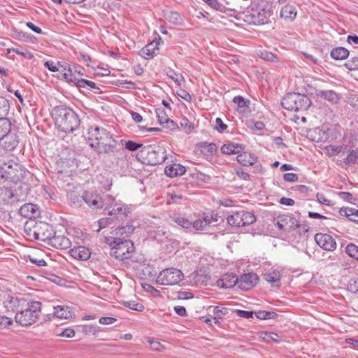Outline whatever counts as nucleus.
I'll return each instance as SVG.
<instances>
[{"label": "nucleus", "instance_id": "obj_1", "mask_svg": "<svg viewBox=\"0 0 358 358\" xmlns=\"http://www.w3.org/2000/svg\"><path fill=\"white\" fill-rule=\"evenodd\" d=\"M87 140L90 146L98 154H109L115 151L119 152L121 150L117 148V142L113 134L103 127L96 126L89 128Z\"/></svg>", "mask_w": 358, "mask_h": 358}, {"label": "nucleus", "instance_id": "obj_2", "mask_svg": "<svg viewBox=\"0 0 358 358\" xmlns=\"http://www.w3.org/2000/svg\"><path fill=\"white\" fill-rule=\"evenodd\" d=\"M243 15V20L248 24H265L269 22L273 9L270 3L262 1L248 7Z\"/></svg>", "mask_w": 358, "mask_h": 358}, {"label": "nucleus", "instance_id": "obj_3", "mask_svg": "<svg viewBox=\"0 0 358 358\" xmlns=\"http://www.w3.org/2000/svg\"><path fill=\"white\" fill-rule=\"evenodd\" d=\"M105 242L111 246L110 255L117 260L123 261L131 259L135 252L134 243L129 239L106 236Z\"/></svg>", "mask_w": 358, "mask_h": 358}, {"label": "nucleus", "instance_id": "obj_4", "mask_svg": "<svg viewBox=\"0 0 358 358\" xmlns=\"http://www.w3.org/2000/svg\"><path fill=\"white\" fill-rule=\"evenodd\" d=\"M137 158L143 164L155 166L163 163L167 158L166 150L159 145H148L139 150Z\"/></svg>", "mask_w": 358, "mask_h": 358}, {"label": "nucleus", "instance_id": "obj_5", "mask_svg": "<svg viewBox=\"0 0 358 358\" xmlns=\"http://www.w3.org/2000/svg\"><path fill=\"white\" fill-rule=\"evenodd\" d=\"M26 234L31 238H34L43 242L48 243L54 231L52 226L44 222L30 220L24 226Z\"/></svg>", "mask_w": 358, "mask_h": 358}, {"label": "nucleus", "instance_id": "obj_6", "mask_svg": "<svg viewBox=\"0 0 358 358\" xmlns=\"http://www.w3.org/2000/svg\"><path fill=\"white\" fill-rule=\"evenodd\" d=\"M27 308H22L15 313V319L17 323L22 326L31 325L38 317V312L41 310V303L39 301H27Z\"/></svg>", "mask_w": 358, "mask_h": 358}, {"label": "nucleus", "instance_id": "obj_7", "mask_svg": "<svg viewBox=\"0 0 358 358\" xmlns=\"http://www.w3.org/2000/svg\"><path fill=\"white\" fill-rule=\"evenodd\" d=\"M25 171L22 166L12 161L3 164L0 168V176L5 180L17 183L24 178Z\"/></svg>", "mask_w": 358, "mask_h": 358}, {"label": "nucleus", "instance_id": "obj_8", "mask_svg": "<svg viewBox=\"0 0 358 358\" xmlns=\"http://www.w3.org/2000/svg\"><path fill=\"white\" fill-rule=\"evenodd\" d=\"M227 222L232 227H245L256 222V216L251 212L241 210L232 212L227 218Z\"/></svg>", "mask_w": 358, "mask_h": 358}, {"label": "nucleus", "instance_id": "obj_9", "mask_svg": "<svg viewBox=\"0 0 358 358\" xmlns=\"http://www.w3.org/2000/svg\"><path fill=\"white\" fill-rule=\"evenodd\" d=\"M58 136L64 139L67 129V109L64 106L55 107L52 112Z\"/></svg>", "mask_w": 358, "mask_h": 358}, {"label": "nucleus", "instance_id": "obj_10", "mask_svg": "<svg viewBox=\"0 0 358 358\" xmlns=\"http://www.w3.org/2000/svg\"><path fill=\"white\" fill-rule=\"evenodd\" d=\"M184 275L181 271L175 268L163 270L158 275L156 282L162 285H174L183 279Z\"/></svg>", "mask_w": 358, "mask_h": 358}, {"label": "nucleus", "instance_id": "obj_11", "mask_svg": "<svg viewBox=\"0 0 358 358\" xmlns=\"http://www.w3.org/2000/svg\"><path fill=\"white\" fill-rule=\"evenodd\" d=\"M104 212L114 218L117 217L118 215H127V213L129 212V208L121 201H116L111 195H107Z\"/></svg>", "mask_w": 358, "mask_h": 358}, {"label": "nucleus", "instance_id": "obj_12", "mask_svg": "<svg viewBox=\"0 0 358 358\" xmlns=\"http://www.w3.org/2000/svg\"><path fill=\"white\" fill-rule=\"evenodd\" d=\"M54 178L57 185L66 189L67 187V163L66 159H59L55 162Z\"/></svg>", "mask_w": 358, "mask_h": 358}, {"label": "nucleus", "instance_id": "obj_13", "mask_svg": "<svg viewBox=\"0 0 358 358\" xmlns=\"http://www.w3.org/2000/svg\"><path fill=\"white\" fill-rule=\"evenodd\" d=\"M274 224L279 230L284 231H289L292 229L300 227L299 221L296 218L287 215L278 216L274 220Z\"/></svg>", "mask_w": 358, "mask_h": 358}, {"label": "nucleus", "instance_id": "obj_14", "mask_svg": "<svg viewBox=\"0 0 358 358\" xmlns=\"http://www.w3.org/2000/svg\"><path fill=\"white\" fill-rule=\"evenodd\" d=\"M27 300L22 296H8L3 301V306L8 311L18 313L22 308H27Z\"/></svg>", "mask_w": 358, "mask_h": 358}, {"label": "nucleus", "instance_id": "obj_15", "mask_svg": "<svg viewBox=\"0 0 358 358\" xmlns=\"http://www.w3.org/2000/svg\"><path fill=\"white\" fill-rule=\"evenodd\" d=\"M314 238L316 243L324 250L333 252L336 248V242L329 234L317 233L315 235Z\"/></svg>", "mask_w": 358, "mask_h": 358}, {"label": "nucleus", "instance_id": "obj_16", "mask_svg": "<svg viewBox=\"0 0 358 358\" xmlns=\"http://www.w3.org/2000/svg\"><path fill=\"white\" fill-rule=\"evenodd\" d=\"M258 280V275L255 273H244L238 277V287L243 290H249L257 285Z\"/></svg>", "mask_w": 358, "mask_h": 358}, {"label": "nucleus", "instance_id": "obj_17", "mask_svg": "<svg viewBox=\"0 0 358 358\" xmlns=\"http://www.w3.org/2000/svg\"><path fill=\"white\" fill-rule=\"evenodd\" d=\"M81 199L92 209H101L103 206V199L96 193L85 192Z\"/></svg>", "mask_w": 358, "mask_h": 358}, {"label": "nucleus", "instance_id": "obj_18", "mask_svg": "<svg viewBox=\"0 0 358 358\" xmlns=\"http://www.w3.org/2000/svg\"><path fill=\"white\" fill-rule=\"evenodd\" d=\"M19 213L24 217L34 220L40 215L39 207L36 204L27 203L19 209Z\"/></svg>", "mask_w": 358, "mask_h": 358}, {"label": "nucleus", "instance_id": "obj_19", "mask_svg": "<svg viewBox=\"0 0 358 358\" xmlns=\"http://www.w3.org/2000/svg\"><path fill=\"white\" fill-rule=\"evenodd\" d=\"M1 147L6 151H13L19 144V138L16 134L8 133L1 139Z\"/></svg>", "mask_w": 358, "mask_h": 358}, {"label": "nucleus", "instance_id": "obj_20", "mask_svg": "<svg viewBox=\"0 0 358 358\" xmlns=\"http://www.w3.org/2000/svg\"><path fill=\"white\" fill-rule=\"evenodd\" d=\"M216 222H217V218H214L212 215L203 213L198 220L192 222V227L196 230H203L211 223Z\"/></svg>", "mask_w": 358, "mask_h": 358}, {"label": "nucleus", "instance_id": "obj_21", "mask_svg": "<svg viewBox=\"0 0 358 358\" xmlns=\"http://www.w3.org/2000/svg\"><path fill=\"white\" fill-rule=\"evenodd\" d=\"M82 245L83 244L77 245V246L75 245L69 251V253L75 259L87 260L90 257L91 252L88 248Z\"/></svg>", "mask_w": 358, "mask_h": 358}, {"label": "nucleus", "instance_id": "obj_22", "mask_svg": "<svg viewBox=\"0 0 358 358\" xmlns=\"http://www.w3.org/2000/svg\"><path fill=\"white\" fill-rule=\"evenodd\" d=\"M238 277L233 273H227L222 276L218 281V286L224 289L232 288L238 285Z\"/></svg>", "mask_w": 358, "mask_h": 358}, {"label": "nucleus", "instance_id": "obj_23", "mask_svg": "<svg viewBox=\"0 0 358 358\" xmlns=\"http://www.w3.org/2000/svg\"><path fill=\"white\" fill-rule=\"evenodd\" d=\"M185 172V167L179 164H170L164 169L165 174L170 178L182 176Z\"/></svg>", "mask_w": 358, "mask_h": 358}, {"label": "nucleus", "instance_id": "obj_24", "mask_svg": "<svg viewBox=\"0 0 358 358\" xmlns=\"http://www.w3.org/2000/svg\"><path fill=\"white\" fill-rule=\"evenodd\" d=\"M71 83L73 87H76L78 88L89 86L92 89H99L95 83L83 78H77L73 77L71 73H69V84Z\"/></svg>", "mask_w": 358, "mask_h": 358}, {"label": "nucleus", "instance_id": "obj_25", "mask_svg": "<svg viewBox=\"0 0 358 358\" xmlns=\"http://www.w3.org/2000/svg\"><path fill=\"white\" fill-rule=\"evenodd\" d=\"M316 94L333 104L338 103L341 99L340 95L334 90H317Z\"/></svg>", "mask_w": 358, "mask_h": 358}, {"label": "nucleus", "instance_id": "obj_26", "mask_svg": "<svg viewBox=\"0 0 358 358\" xmlns=\"http://www.w3.org/2000/svg\"><path fill=\"white\" fill-rule=\"evenodd\" d=\"M48 243L57 249L65 250L67 248V238L64 235L56 234L55 232L52 235Z\"/></svg>", "mask_w": 358, "mask_h": 358}, {"label": "nucleus", "instance_id": "obj_27", "mask_svg": "<svg viewBox=\"0 0 358 358\" xmlns=\"http://www.w3.org/2000/svg\"><path fill=\"white\" fill-rule=\"evenodd\" d=\"M310 105L311 101L306 95L296 93L294 111L308 110Z\"/></svg>", "mask_w": 358, "mask_h": 358}, {"label": "nucleus", "instance_id": "obj_28", "mask_svg": "<svg viewBox=\"0 0 358 358\" xmlns=\"http://www.w3.org/2000/svg\"><path fill=\"white\" fill-rule=\"evenodd\" d=\"M158 45L159 43L155 41L150 42L141 50V55L146 59L153 57L156 55V50H158Z\"/></svg>", "mask_w": 358, "mask_h": 358}, {"label": "nucleus", "instance_id": "obj_29", "mask_svg": "<svg viewBox=\"0 0 358 358\" xmlns=\"http://www.w3.org/2000/svg\"><path fill=\"white\" fill-rule=\"evenodd\" d=\"M80 124V120L78 114L71 108H69V131H73L78 129Z\"/></svg>", "mask_w": 358, "mask_h": 358}, {"label": "nucleus", "instance_id": "obj_30", "mask_svg": "<svg viewBox=\"0 0 358 358\" xmlns=\"http://www.w3.org/2000/svg\"><path fill=\"white\" fill-rule=\"evenodd\" d=\"M236 159L240 164L245 166L252 165L256 162L255 156L246 152L238 154Z\"/></svg>", "mask_w": 358, "mask_h": 358}, {"label": "nucleus", "instance_id": "obj_31", "mask_svg": "<svg viewBox=\"0 0 358 358\" xmlns=\"http://www.w3.org/2000/svg\"><path fill=\"white\" fill-rule=\"evenodd\" d=\"M339 214L346 217L350 221L358 222V209L353 208H341Z\"/></svg>", "mask_w": 358, "mask_h": 358}, {"label": "nucleus", "instance_id": "obj_32", "mask_svg": "<svg viewBox=\"0 0 358 358\" xmlns=\"http://www.w3.org/2000/svg\"><path fill=\"white\" fill-rule=\"evenodd\" d=\"M296 102V93H289L286 94L281 101V104L284 108L288 110H294Z\"/></svg>", "mask_w": 358, "mask_h": 358}, {"label": "nucleus", "instance_id": "obj_33", "mask_svg": "<svg viewBox=\"0 0 358 358\" xmlns=\"http://www.w3.org/2000/svg\"><path fill=\"white\" fill-rule=\"evenodd\" d=\"M345 153L347 154L346 157L343 159L344 164L347 165L357 164H358V150H352L348 147Z\"/></svg>", "mask_w": 358, "mask_h": 358}, {"label": "nucleus", "instance_id": "obj_34", "mask_svg": "<svg viewBox=\"0 0 358 358\" xmlns=\"http://www.w3.org/2000/svg\"><path fill=\"white\" fill-rule=\"evenodd\" d=\"M280 16L285 20H293L296 16V8L293 6L286 5L281 8Z\"/></svg>", "mask_w": 358, "mask_h": 358}, {"label": "nucleus", "instance_id": "obj_35", "mask_svg": "<svg viewBox=\"0 0 358 358\" xmlns=\"http://www.w3.org/2000/svg\"><path fill=\"white\" fill-rule=\"evenodd\" d=\"M350 52L343 47H338L334 48L331 51V57L336 60H343L349 56Z\"/></svg>", "mask_w": 358, "mask_h": 358}, {"label": "nucleus", "instance_id": "obj_36", "mask_svg": "<svg viewBox=\"0 0 358 358\" xmlns=\"http://www.w3.org/2000/svg\"><path fill=\"white\" fill-rule=\"evenodd\" d=\"M69 235L71 236L73 242L76 245H80L84 243L83 232L80 229L75 227L69 228Z\"/></svg>", "mask_w": 358, "mask_h": 358}, {"label": "nucleus", "instance_id": "obj_37", "mask_svg": "<svg viewBox=\"0 0 358 358\" xmlns=\"http://www.w3.org/2000/svg\"><path fill=\"white\" fill-rule=\"evenodd\" d=\"M264 278L266 281L270 283H278L281 278V274L280 271H278L276 269H274L264 274Z\"/></svg>", "mask_w": 358, "mask_h": 358}, {"label": "nucleus", "instance_id": "obj_38", "mask_svg": "<svg viewBox=\"0 0 358 358\" xmlns=\"http://www.w3.org/2000/svg\"><path fill=\"white\" fill-rule=\"evenodd\" d=\"M241 150V146L238 144H224L221 148L222 153L226 155H232L239 153Z\"/></svg>", "mask_w": 358, "mask_h": 358}, {"label": "nucleus", "instance_id": "obj_39", "mask_svg": "<svg viewBox=\"0 0 358 358\" xmlns=\"http://www.w3.org/2000/svg\"><path fill=\"white\" fill-rule=\"evenodd\" d=\"M213 320L215 324H220L222 320L223 316L228 313V309L227 308H220L216 306L213 308Z\"/></svg>", "mask_w": 358, "mask_h": 358}, {"label": "nucleus", "instance_id": "obj_40", "mask_svg": "<svg viewBox=\"0 0 358 358\" xmlns=\"http://www.w3.org/2000/svg\"><path fill=\"white\" fill-rule=\"evenodd\" d=\"M345 253L351 258L358 261V246L355 243H348L344 249Z\"/></svg>", "mask_w": 358, "mask_h": 358}, {"label": "nucleus", "instance_id": "obj_41", "mask_svg": "<svg viewBox=\"0 0 358 358\" xmlns=\"http://www.w3.org/2000/svg\"><path fill=\"white\" fill-rule=\"evenodd\" d=\"M15 194L10 187L3 186L1 188L0 196L5 202L9 201L14 197Z\"/></svg>", "mask_w": 358, "mask_h": 358}, {"label": "nucleus", "instance_id": "obj_42", "mask_svg": "<svg viewBox=\"0 0 358 358\" xmlns=\"http://www.w3.org/2000/svg\"><path fill=\"white\" fill-rule=\"evenodd\" d=\"M166 20L174 25H180L182 24V18L181 15L177 13L171 11L166 16Z\"/></svg>", "mask_w": 358, "mask_h": 358}, {"label": "nucleus", "instance_id": "obj_43", "mask_svg": "<svg viewBox=\"0 0 358 358\" xmlns=\"http://www.w3.org/2000/svg\"><path fill=\"white\" fill-rule=\"evenodd\" d=\"M233 102L236 103L240 112H244L246 108H248L250 101L244 99L241 96H236L234 97Z\"/></svg>", "mask_w": 358, "mask_h": 358}, {"label": "nucleus", "instance_id": "obj_44", "mask_svg": "<svg viewBox=\"0 0 358 358\" xmlns=\"http://www.w3.org/2000/svg\"><path fill=\"white\" fill-rule=\"evenodd\" d=\"M257 55L260 58H262L264 60H266V61H269V62H278V59L275 55H274L271 52H269V51H267L265 50L258 51Z\"/></svg>", "mask_w": 358, "mask_h": 358}, {"label": "nucleus", "instance_id": "obj_45", "mask_svg": "<svg viewBox=\"0 0 358 358\" xmlns=\"http://www.w3.org/2000/svg\"><path fill=\"white\" fill-rule=\"evenodd\" d=\"M122 304L125 307L138 312H142L145 308L142 303H138L135 301H124L122 302Z\"/></svg>", "mask_w": 358, "mask_h": 358}, {"label": "nucleus", "instance_id": "obj_46", "mask_svg": "<svg viewBox=\"0 0 358 358\" xmlns=\"http://www.w3.org/2000/svg\"><path fill=\"white\" fill-rule=\"evenodd\" d=\"M10 108L8 101L3 97H0V117L6 118Z\"/></svg>", "mask_w": 358, "mask_h": 358}, {"label": "nucleus", "instance_id": "obj_47", "mask_svg": "<svg viewBox=\"0 0 358 358\" xmlns=\"http://www.w3.org/2000/svg\"><path fill=\"white\" fill-rule=\"evenodd\" d=\"M175 223L184 229H190L192 227V222L187 219L181 217H177L173 219Z\"/></svg>", "mask_w": 358, "mask_h": 358}, {"label": "nucleus", "instance_id": "obj_48", "mask_svg": "<svg viewBox=\"0 0 358 358\" xmlns=\"http://www.w3.org/2000/svg\"><path fill=\"white\" fill-rule=\"evenodd\" d=\"M54 315L59 319H66V310L65 306H57L54 307Z\"/></svg>", "mask_w": 358, "mask_h": 358}, {"label": "nucleus", "instance_id": "obj_49", "mask_svg": "<svg viewBox=\"0 0 358 358\" xmlns=\"http://www.w3.org/2000/svg\"><path fill=\"white\" fill-rule=\"evenodd\" d=\"M113 222V218L112 217H104L99 219L97 222L98 223V229L96 230V232H99L101 229L106 228L108 225L111 224Z\"/></svg>", "mask_w": 358, "mask_h": 358}, {"label": "nucleus", "instance_id": "obj_50", "mask_svg": "<svg viewBox=\"0 0 358 358\" xmlns=\"http://www.w3.org/2000/svg\"><path fill=\"white\" fill-rule=\"evenodd\" d=\"M345 66L350 71L358 70V56L352 57L345 64Z\"/></svg>", "mask_w": 358, "mask_h": 358}, {"label": "nucleus", "instance_id": "obj_51", "mask_svg": "<svg viewBox=\"0 0 358 358\" xmlns=\"http://www.w3.org/2000/svg\"><path fill=\"white\" fill-rule=\"evenodd\" d=\"M156 114L157 115L158 122L159 124H162L169 121V116L163 108H157Z\"/></svg>", "mask_w": 358, "mask_h": 358}, {"label": "nucleus", "instance_id": "obj_52", "mask_svg": "<svg viewBox=\"0 0 358 358\" xmlns=\"http://www.w3.org/2000/svg\"><path fill=\"white\" fill-rule=\"evenodd\" d=\"M99 331V327L95 325H85L82 327V332L87 335H95Z\"/></svg>", "mask_w": 358, "mask_h": 358}, {"label": "nucleus", "instance_id": "obj_53", "mask_svg": "<svg viewBox=\"0 0 358 358\" xmlns=\"http://www.w3.org/2000/svg\"><path fill=\"white\" fill-rule=\"evenodd\" d=\"M263 339L266 342H271L273 341L275 343H280V336L273 332H266L264 334V336L263 337Z\"/></svg>", "mask_w": 358, "mask_h": 358}, {"label": "nucleus", "instance_id": "obj_54", "mask_svg": "<svg viewBox=\"0 0 358 358\" xmlns=\"http://www.w3.org/2000/svg\"><path fill=\"white\" fill-rule=\"evenodd\" d=\"M111 234L115 236V237H119L121 239H127L126 238L128 237L125 226L117 228L114 231H112Z\"/></svg>", "mask_w": 358, "mask_h": 358}, {"label": "nucleus", "instance_id": "obj_55", "mask_svg": "<svg viewBox=\"0 0 358 358\" xmlns=\"http://www.w3.org/2000/svg\"><path fill=\"white\" fill-rule=\"evenodd\" d=\"M125 148L129 151H136L138 149L143 148V145L141 143H137L132 141H128L125 143Z\"/></svg>", "mask_w": 358, "mask_h": 358}, {"label": "nucleus", "instance_id": "obj_56", "mask_svg": "<svg viewBox=\"0 0 358 358\" xmlns=\"http://www.w3.org/2000/svg\"><path fill=\"white\" fill-rule=\"evenodd\" d=\"M348 289L349 291H350L352 293L358 292V278L357 279L351 278L349 280V282L348 285Z\"/></svg>", "mask_w": 358, "mask_h": 358}, {"label": "nucleus", "instance_id": "obj_57", "mask_svg": "<svg viewBox=\"0 0 358 358\" xmlns=\"http://www.w3.org/2000/svg\"><path fill=\"white\" fill-rule=\"evenodd\" d=\"M13 323L10 317L6 316H0V329L7 328Z\"/></svg>", "mask_w": 358, "mask_h": 358}, {"label": "nucleus", "instance_id": "obj_58", "mask_svg": "<svg viewBox=\"0 0 358 358\" xmlns=\"http://www.w3.org/2000/svg\"><path fill=\"white\" fill-rule=\"evenodd\" d=\"M348 145H338V146H331V150L332 152V155H338L341 152L345 153L346 150L348 149Z\"/></svg>", "mask_w": 358, "mask_h": 358}, {"label": "nucleus", "instance_id": "obj_59", "mask_svg": "<svg viewBox=\"0 0 358 358\" xmlns=\"http://www.w3.org/2000/svg\"><path fill=\"white\" fill-rule=\"evenodd\" d=\"M236 315L243 318H252L254 313L253 311H248V310H236Z\"/></svg>", "mask_w": 358, "mask_h": 358}, {"label": "nucleus", "instance_id": "obj_60", "mask_svg": "<svg viewBox=\"0 0 358 358\" xmlns=\"http://www.w3.org/2000/svg\"><path fill=\"white\" fill-rule=\"evenodd\" d=\"M10 52H13L19 55L26 57V58H31L32 57L31 53L29 51L23 52V51L20 50L17 48L8 49V52L10 53Z\"/></svg>", "mask_w": 358, "mask_h": 358}, {"label": "nucleus", "instance_id": "obj_61", "mask_svg": "<svg viewBox=\"0 0 358 358\" xmlns=\"http://www.w3.org/2000/svg\"><path fill=\"white\" fill-rule=\"evenodd\" d=\"M180 125L182 128L186 129L187 132H190L194 128L193 124H192L187 118L182 119L180 121Z\"/></svg>", "mask_w": 358, "mask_h": 358}, {"label": "nucleus", "instance_id": "obj_62", "mask_svg": "<svg viewBox=\"0 0 358 358\" xmlns=\"http://www.w3.org/2000/svg\"><path fill=\"white\" fill-rule=\"evenodd\" d=\"M227 128V126L226 124H224L221 118L217 117L215 120V129L219 132H222L224 130H225Z\"/></svg>", "mask_w": 358, "mask_h": 358}, {"label": "nucleus", "instance_id": "obj_63", "mask_svg": "<svg viewBox=\"0 0 358 358\" xmlns=\"http://www.w3.org/2000/svg\"><path fill=\"white\" fill-rule=\"evenodd\" d=\"M338 196L344 201H347L349 202H351V201L353 199L352 194L347 192H340L338 193Z\"/></svg>", "mask_w": 358, "mask_h": 358}, {"label": "nucleus", "instance_id": "obj_64", "mask_svg": "<svg viewBox=\"0 0 358 358\" xmlns=\"http://www.w3.org/2000/svg\"><path fill=\"white\" fill-rule=\"evenodd\" d=\"M284 180L287 182H295L298 180V176L294 173H287L284 174Z\"/></svg>", "mask_w": 358, "mask_h": 358}]
</instances>
